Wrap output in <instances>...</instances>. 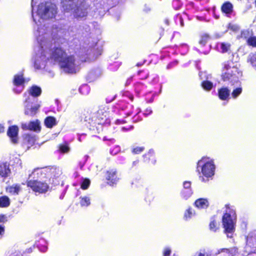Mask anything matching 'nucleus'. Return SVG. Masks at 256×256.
Masks as SVG:
<instances>
[{
  "label": "nucleus",
  "instance_id": "1",
  "mask_svg": "<svg viewBox=\"0 0 256 256\" xmlns=\"http://www.w3.org/2000/svg\"><path fill=\"white\" fill-rule=\"evenodd\" d=\"M37 32V40L41 47V50L36 55L34 64L37 68H40L44 66L47 59L46 55L43 53L46 52L52 46L53 39L51 38L50 32H46L43 28H38Z\"/></svg>",
  "mask_w": 256,
  "mask_h": 256
},
{
  "label": "nucleus",
  "instance_id": "2",
  "mask_svg": "<svg viewBox=\"0 0 256 256\" xmlns=\"http://www.w3.org/2000/svg\"><path fill=\"white\" fill-rule=\"evenodd\" d=\"M56 9V6L51 2L42 3L38 5L36 14H32L34 21L38 26V24L41 23V20L54 17Z\"/></svg>",
  "mask_w": 256,
  "mask_h": 256
},
{
  "label": "nucleus",
  "instance_id": "3",
  "mask_svg": "<svg viewBox=\"0 0 256 256\" xmlns=\"http://www.w3.org/2000/svg\"><path fill=\"white\" fill-rule=\"evenodd\" d=\"M62 6L66 12H72L73 16L81 20L87 15L86 9L80 0H64Z\"/></svg>",
  "mask_w": 256,
  "mask_h": 256
},
{
  "label": "nucleus",
  "instance_id": "4",
  "mask_svg": "<svg viewBox=\"0 0 256 256\" xmlns=\"http://www.w3.org/2000/svg\"><path fill=\"white\" fill-rule=\"evenodd\" d=\"M242 76V72L232 62L228 61L224 64L222 74L224 80L238 83Z\"/></svg>",
  "mask_w": 256,
  "mask_h": 256
},
{
  "label": "nucleus",
  "instance_id": "5",
  "mask_svg": "<svg viewBox=\"0 0 256 256\" xmlns=\"http://www.w3.org/2000/svg\"><path fill=\"white\" fill-rule=\"evenodd\" d=\"M236 219V214L234 210L228 208L222 220L224 231L227 234L228 237H232V234L234 232Z\"/></svg>",
  "mask_w": 256,
  "mask_h": 256
},
{
  "label": "nucleus",
  "instance_id": "6",
  "mask_svg": "<svg viewBox=\"0 0 256 256\" xmlns=\"http://www.w3.org/2000/svg\"><path fill=\"white\" fill-rule=\"evenodd\" d=\"M197 170H201L202 175L208 178L212 176L214 174L215 166L212 160L208 158H202L198 162Z\"/></svg>",
  "mask_w": 256,
  "mask_h": 256
},
{
  "label": "nucleus",
  "instance_id": "7",
  "mask_svg": "<svg viewBox=\"0 0 256 256\" xmlns=\"http://www.w3.org/2000/svg\"><path fill=\"white\" fill-rule=\"evenodd\" d=\"M59 65L66 72L76 73L78 70V66L72 56H68Z\"/></svg>",
  "mask_w": 256,
  "mask_h": 256
},
{
  "label": "nucleus",
  "instance_id": "8",
  "mask_svg": "<svg viewBox=\"0 0 256 256\" xmlns=\"http://www.w3.org/2000/svg\"><path fill=\"white\" fill-rule=\"evenodd\" d=\"M28 186L34 191L40 193L45 192L48 188V186L46 182L38 181L37 180H30L28 182Z\"/></svg>",
  "mask_w": 256,
  "mask_h": 256
},
{
  "label": "nucleus",
  "instance_id": "9",
  "mask_svg": "<svg viewBox=\"0 0 256 256\" xmlns=\"http://www.w3.org/2000/svg\"><path fill=\"white\" fill-rule=\"evenodd\" d=\"M67 56V54L62 48H56L52 50L50 58L60 64Z\"/></svg>",
  "mask_w": 256,
  "mask_h": 256
},
{
  "label": "nucleus",
  "instance_id": "10",
  "mask_svg": "<svg viewBox=\"0 0 256 256\" xmlns=\"http://www.w3.org/2000/svg\"><path fill=\"white\" fill-rule=\"evenodd\" d=\"M33 98L28 96L24 102L25 104V110L24 114L26 115L33 116L37 112V110L40 108L39 104H35L32 106V101Z\"/></svg>",
  "mask_w": 256,
  "mask_h": 256
},
{
  "label": "nucleus",
  "instance_id": "11",
  "mask_svg": "<svg viewBox=\"0 0 256 256\" xmlns=\"http://www.w3.org/2000/svg\"><path fill=\"white\" fill-rule=\"evenodd\" d=\"M56 172L57 174H60V172L58 170L52 168H37L34 169L32 172L30 174V178L32 177L33 178H37L40 176H42L43 174L46 175V172Z\"/></svg>",
  "mask_w": 256,
  "mask_h": 256
},
{
  "label": "nucleus",
  "instance_id": "12",
  "mask_svg": "<svg viewBox=\"0 0 256 256\" xmlns=\"http://www.w3.org/2000/svg\"><path fill=\"white\" fill-rule=\"evenodd\" d=\"M22 128L24 130H30L36 132H39L40 130V122L38 120L30 122L28 124H24L22 125Z\"/></svg>",
  "mask_w": 256,
  "mask_h": 256
},
{
  "label": "nucleus",
  "instance_id": "13",
  "mask_svg": "<svg viewBox=\"0 0 256 256\" xmlns=\"http://www.w3.org/2000/svg\"><path fill=\"white\" fill-rule=\"evenodd\" d=\"M18 128L17 126H13L9 128L7 132L8 136L10 138L12 142L14 144L18 142Z\"/></svg>",
  "mask_w": 256,
  "mask_h": 256
},
{
  "label": "nucleus",
  "instance_id": "14",
  "mask_svg": "<svg viewBox=\"0 0 256 256\" xmlns=\"http://www.w3.org/2000/svg\"><path fill=\"white\" fill-rule=\"evenodd\" d=\"M11 173L10 165L6 162L0 164V176L2 178H6L9 176Z\"/></svg>",
  "mask_w": 256,
  "mask_h": 256
},
{
  "label": "nucleus",
  "instance_id": "15",
  "mask_svg": "<svg viewBox=\"0 0 256 256\" xmlns=\"http://www.w3.org/2000/svg\"><path fill=\"white\" fill-rule=\"evenodd\" d=\"M107 174L106 179L110 184H114L118 182V178L116 176V171L115 170H112L108 171Z\"/></svg>",
  "mask_w": 256,
  "mask_h": 256
},
{
  "label": "nucleus",
  "instance_id": "16",
  "mask_svg": "<svg viewBox=\"0 0 256 256\" xmlns=\"http://www.w3.org/2000/svg\"><path fill=\"white\" fill-rule=\"evenodd\" d=\"M6 192L11 194L18 195L21 190L20 185L14 184L6 188Z\"/></svg>",
  "mask_w": 256,
  "mask_h": 256
},
{
  "label": "nucleus",
  "instance_id": "17",
  "mask_svg": "<svg viewBox=\"0 0 256 256\" xmlns=\"http://www.w3.org/2000/svg\"><path fill=\"white\" fill-rule=\"evenodd\" d=\"M230 96V90L226 88H223L218 90V96L222 100H226Z\"/></svg>",
  "mask_w": 256,
  "mask_h": 256
},
{
  "label": "nucleus",
  "instance_id": "18",
  "mask_svg": "<svg viewBox=\"0 0 256 256\" xmlns=\"http://www.w3.org/2000/svg\"><path fill=\"white\" fill-rule=\"evenodd\" d=\"M208 205V202L206 199L200 198L195 202V206L200 208H204Z\"/></svg>",
  "mask_w": 256,
  "mask_h": 256
},
{
  "label": "nucleus",
  "instance_id": "19",
  "mask_svg": "<svg viewBox=\"0 0 256 256\" xmlns=\"http://www.w3.org/2000/svg\"><path fill=\"white\" fill-rule=\"evenodd\" d=\"M42 90L40 88L36 86H32L28 91V94L34 97L39 96Z\"/></svg>",
  "mask_w": 256,
  "mask_h": 256
},
{
  "label": "nucleus",
  "instance_id": "20",
  "mask_svg": "<svg viewBox=\"0 0 256 256\" xmlns=\"http://www.w3.org/2000/svg\"><path fill=\"white\" fill-rule=\"evenodd\" d=\"M232 5L230 2H226L223 4L222 6V12L226 14H230L232 11Z\"/></svg>",
  "mask_w": 256,
  "mask_h": 256
},
{
  "label": "nucleus",
  "instance_id": "21",
  "mask_svg": "<svg viewBox=\"0 0 256 256\" xmlns=\"http://www.w3.org/2000/svg\"><path fill=\"white\" fill-rule=\"evenodd\" d=\"M10 204V200L7 196H2L0 197V207L6 208Z\"/></svg>",
  "mask_w": 256,
  "mask_h": 256
},
{
  "label": "nucleus",
  "instance_id": "22",
  "mask_svg": "<svg viewBox=\"0 0 256 256\" xmlns=\"http://www.w3.org/2000/svg\"><path fill=\"white\" fill-rule=\"evenodd\" d=\"M44 124L46 127L51 128L56 124V119L52 116L46 118L44 120Z\"/></svg>",
  "mask_w": 256,
  "mask_h": 256
},
{
  "label": "nucleus",
  "instance_id": "23",
  "mask_svg": "<svg viewBox=\"0 0 256 256\" xmlns=\"http://www.w3.org/2000/svg\"><path fill=\"white\" fill-rule=\"evenodd\" d=\"M24 142L28 144V146H32L36 141V138L34 136H31L30 134H26L24 136Z\"/></svg>",
  "mask_w": 256,
  "mask_h": 256
},
{
  "label": "nucleus",
  "instance_id": "24",
  "mask_svg": "<svg viewBox=\"0 0 256 256\" xmlns=\"http://www.w3.org/2000/svg\"><path fill=\"white\" fill-rule=\"evenodd\" d=\"M242 89L240 86L234 89L232 92V96L233 98H237L242 92Z\"/></svg>",
  "mask_w": 256,
  "mask_h": 256
},
{
  "label": "nucleus",
  "instance_id": "25",
  "mask_svg": "<svg viewBox=\"0 0 256 256\" xmlns=\"http://www.w3.org/2000/svg\"><path fill=\"white\" fill-rule=\"evenodd\" d=\"M24 82V78L22 75H16L14 76V83L15 86H19L21 85Z\"/></svg>",
  "mask_w": 256,
  "mask_h": 256
},
{
  "label": "nucleus",
  "instance_id": "26",
  "mask_svg": "<svg viewBox=\"0 0 256 256\" xmlns=\"http://www.w3.org/2000/svg\"><path fill=\"white\" fill-rule=\"evenodd\" d=\"M203 88L206 90H210L213 87V84L208 80H204L202 84Z\"/></svg>",
  "mask_w": 256,
  "mask_h": 256
},
{
  "label": "nucleus",
  "instance_id": "27",
  "mask_svg": "<svg viewBox=\"0 0 256 256\" xmlns=\"http://www.w3.org/2000/svg\"><path fill=\"white\" fill-rule=\"evenodd\" d=\"M90 199L89 198L84 196L81 198L80 204L82 206H87L90 204Z\"/></svg>",
  "mask_w": 256,
  "mask_h": 256
},
{
  "label": "nucleus",
  "instance_id": "28",
  "mask_svg": "<svg viewBox=\"0 0 256 256\" xmlns=\"http://www.w3.org/2000/svg\"><path fill=\"white\" fill-rule=\"evenodd\" d=\"M248 61L250 62L256 68V53L250 54L248 58Z\"/></svg>",
  "mask_w": 256,
  "mask_h": 256
},
{
  "label": "nucleus",
  "instance_id": "29",
  "mask_svg": "<svg viewBox=\"0 0 256 256\" xmlns=\"http://www.w3.org/2000/svg\"><path fill=\"white\" fill-rule=\"evenodd\" d=\"M56 170H58L60 172V174H57L56 172H50L49 171H48V172H46V174H47L48 176L49 177L50 176V181L51 180V178L52 179H54V178H56V177H58L60 174H61V172L60 170L58 169V168H56ZM54 182V180H52V183Z\"/></svg>",
  "mask_w": 256,
  "mask_h": 256
},
{
  "label": "nucleus",
  "instance_id": "30",
  "mask_svg": "<svg viewBox=\"0 0 256 256\" xmlns=\"http://www.w3.org/2000/svg\"><path fill=\"white\" fill-rule=\"evenodd\" d=\"M219 45L222 52H228L230 48V44L227 43H220Z\"/></svg>",
  "mask_w": 256,
  "mask_h": 256
},
{
  "label": "nucleus",
  "instance_id": "31",
  "mask_svg": "<svg viewBox=\"0 0 256 256\" xmlns=\"http://www.w3.org/2000/svg\"><path fill=\"white\" fill-rule=\"evenodd\" d=\"M209 38V36L206 34H204L201 36V39L199 42L200 44L204 46Z\"/></svg>",
  "mask_w": 256,
  "mask_h": 256
},
{
  "label": "nucleus",
  "instance_id": "32",
  "mask_svg": "<svg viewBox=\"0 0 256 256\" xmlns=\"http://www.w3.org/2000/svg\"><path fill=\"white\" fill-rule=\"evenodd\" d=\"M90 184V181L88 179H85L82 182V184H81V188L86 190L88 188L89 186V185Z\"/></svg>",
  "mask_w": 256,
  "mask_h": 256
},
{
  "label": "nucleus",
  "instance_id": "33",
  "mask_svg": "<svg viewBox=\"0 0 256 256\" xmlns=\"http://www.w3.org/2000/svg\"><path fill=\"white\" fill-rule=\"evenodd\" d=\"M248 44L252 46H256V37H251L248 40Z\"/></svg>",
  "mask_w": 256,
  "mask_h": 256
},
{
  "label": "nucleus",
  "instance_id": "34",
  "mask_svg": "<svg viewBox=\"0 0 256 256\" xmlns=\"http://www.w3.org/2000/svg\"><path fill=\"white\" fill-rule=\"evenodd\" d=\"M192 214L193 213L192 210L190 208H188L185 212L184 217L186 220H187L188 218H190Z\"/></svg>",
  "mask_w": 256,
  "mask_h": 256
},
{
  "label": "nucleus",
  "instance_id": "35",
  "mask_svg": "<svg viewBox=\"0 0 256 256\" xmlns=\"http://www.w3.org/2000/svg\"><path fill=\"white\" fill-rule=\"evenodd\" d=\"M228 28L230 30L234 32H236L240 30V27L234 24H230Z\"/></svg>",
  "mask_w": 256,
  "mask_h": 256
},
{
  "label": "nucleus",
  "instance_id": "36",
  "mask_svg": "<svg viewBox=\"0 0 256 256\" xmlns=\"http://www.w3.org/2000/svg\"><path fill=\"white\" fill-rule=\"evenodd\" d=\"M144 150V147H136L132 150V152L134 154H138L142 152Z\"/></svg>",
  "mask_w": 256,
  "mask_h": 256
},
{
  "label": "nucleus",
  "instance_id": "37",
  "mask_svg": "<svg viewBox=\"0 0 256 256\" xmlns=\"http://www.w3.org/2000/svg\"><path fill=\"white\" fill-rule=\"evenodd\" d=\"M210 230L213 232H216L217 229L216 222L214 221L211 222L210 224Z\"/></svg>",
  "mask_w": 256,
  "mask_h": 256
},
{
  "label": "nucleus",
  "instance_id": "38",
  "mask_svg": "<svg viewBox=\"0 0 256 256\" xmlns=\"http://www.w3.org/2000/svg\"><path fill=\"white\" fill-rule=\"evenodd\" d=\"M60 149L62 152H67L69 150V148L66 145H61L60 147Z\"/></svg>",
  "mask_w": 256,
  "mask_h": 256
},
{
  "label": "nucleus",
  "instance_id": "39",
  "mask_svg": "<svg viewBox=\"0 0 256 256\" xmlns=\"http://www.w3.org/2000/svg\"><path fill=\"white\" fill-rule=\"evenodd\" d=\"M194 256H210L206 254L204 251H200L196 254Z\"/></svg>",
  "mask_w": 256,
  "mask_h": 256
},
{
  "label": "nucleus",
  "instance_id": "40",
  "mask_svg": "<svg viewBox=\"0 0 256 256\" xmlns=\"http://www.w3.org/2000/svg\"><path fill=\"white\" fill-rule=\"evenodd\" d=\"M190 182H184V187L186 189H188L190 188Z\"/></svg>",
  "mask_w": 256,
  "mask_h": 256
},
{
  "label": "nucleus",
  "instance_id": "41",
  "mask_svg": "<svg viewBox=\"0 0 256 256\" xmlns=\"http://www.w3.org/2000/svg\"><path fill=\"white\" fill-rule=\"evenodd\" d=\"M170 254V250L168 248H166L164 250L163 254L164 256H168Z\"/></svg>",
  "mask_w": 256,
  "mask_h": 256
},
{
  "label": "nucleus",
  "instance_id": "42",
  "mask_svg": "<svg viewBox=\"0 0 256 256\" xmlns=\"http://www.w3.org/2000/svg\"><path fill=\"white\" fill-rule=\"evenodd\" d=\"M6 221V217L3 214H0V222H4Z\"/></svg>",
  "mask_w": 256,
  "mask_h": 256
},
{
  "label": "nucleus",
  "instance_id": "43",
  "mask_svg": "<svg viewBox=\"0 0 256 256\" xmlns=\"http://www.w3.org/2000/svg\"><path fill=\"white\" fill-rule=\"evenodd\" d=\"M221 252H226V253H228L229 252V250L227 248L220 249V250H218V252L216 253V254H218L220 253Z\"/></svg>",
  "mask_w": 256,
  "mask_h": 256
},
{
  "label": "nucleus",
  "instance_id": "44",
  "mask_svg": "<svg viewBox=\"0 0 256 256\" xmlns=\"http://www.w3.org/2000/svg\"><path fill=\"white\" fill-rule=\"evenodd\" d=\"M4 227L0 226V235H2L4 234Z\"/></svg>",
  "mask_w": 256,
  "mask_h": 256
},
{
  "label": "nucleus",
  "instance_id": "45",
  "mask_svg": "<svg viewBox=\"0 0 256 256\" xmlns=\"http://www.w3.org/2000/svg\"><path fill=\"white\" fill-rule=\"evenodd\" d=\"M186 192L188 193L187 194L184 195V197L186 198L189 197L191 195V194H192L191 190H188V192Z\"/></svg>",
  "mask_w": 256,
  "mask_h": 256
},
{
  "label": "nucleus",
  "instance_id": "46",
  "mask_svg": "<svg viewBox=\"0 0 256 256\" xmlns=\"http://www.w3.org/2000/svg\"><path fill=\"white\" fill-rule=\"evenodd\" d=\"M38 2V0H32V8H34V6Z\"/></svg>",
  "mask_w": 256,
  "mask_h": 256
},
{
  "label": "nucleus",
  "instance_id": "47",
  "mask_svg": "<svg viewBox=\"0 0 256 256\" xmlns=\"http://www.w3.org/2000/svg\"><path fill=\"white\" fill-rule=\"evenodd\" d=\"M4 126L0 124V133L2 132H4Z\"/></svg>",
  "mask_w": 256,
  "mask_h": 256
},
{
  "label": "nucleus",
  "instance_id": "48",
  "mask_svg": "<svg viewBox=\"0 0 256 256\" xmlns=\"http://www.w3.org/2000/svg\"><path fill=\"white\" fill-rule=\"evenodd\" d=\"M200 177L202 178V182H205L206 181V180H205V179H204V177H202L201 176H200Z\"/></svg>",
  "mask_w": 256,
  "mask_h": 256
},
{
  "label": "nucleus",
  "instance_id": "49",
  "mask_svg": "<svg viewBox=\"0 0 256 256\" xmlns=\"http://www.w3.org/2000/svg\"><path fill=\"white\" fill-rule=\"evenodd\" d=\"M22 88H21V89H20V90H18L16 91V92H22Z\"/></svg>",
  "mask_w": 256,
  "mask_h": 256
},
{
  "label": "nucleus",
  "instance_id": "50",
  "mask_svg": "<svg viewBox=\"0 0 256 256\" xmlns=\"http://www.w3.org/2000/svg\"><path fill=\"white\" fill-rule=\"evenodd\" d=\"M202 74H203V73H202V72H200V77H202Z\"/></svg>",
  "mask_w": 256,
  "mask_h": 256
},
{
  "label": "nucleus",
  "instance_id": "51",
  "mask_svg": "<svg viewBox=\"0 0 256 256\" xmlns=\"http://www.w3.org/2000/svg\"><path fill=\"white\" fill-rule=\"evenodd\" d=\"M122 129H123V130H125V129H126V130H128V128H122Z\"/></svg>",
  "mask_w": 256,
  "mask_h": 256
},
{
  "label": "nucleus",
  "instance_id": "52",
  "mask_svg": "<svg viewBox=\"0 0 256 256\" xmlns=\"http://www.w3.org/2000/svg\"><path fill=\"white\" fill-rule=\"evenodd\" d=\"M184 193H185V192H184H184H183V194H184Z\"/></svg>",
  "mask_w": 256,
  "mask_h": 256
},
{
  "label": "nucleus",
  "instance_id": "53",
  "mask_svg": "<svg viewBox=\"0 0 256 256\" xmlns=\"http://www.w3.org/2000/svg\"><path fill=\"white\" fill-rule=\"evenodd\" d=\"M255 4H256V0H255Z\"/></svg>",
  "mask_w": 256,
  "mask_h": 256
}]
</instances>
